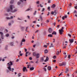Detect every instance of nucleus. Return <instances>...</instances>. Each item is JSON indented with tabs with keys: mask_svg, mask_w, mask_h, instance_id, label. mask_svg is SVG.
Listing matches in <instances>:
<instances>
[{
	"mask_svg": "<svg viewBox=\"0 0 77 77\" xmlns=\"http://www.w3.org/2000/svg\"><path fill=\"white\" fill-rule=\"evenodd\" d=\"M14 6L12 5H11L10 6V8H8L7 9V11L8 12H16L17 11V10L15 9L13 11H12V9H13V8H12Z\"/></svg>",
	"mask_w": 77,
	"mask_h": 77,
	"instance_id": "f257e3e1",
	"label": "nucleus"
},
{
	"mask_svg": "<svg viewBox=\"0 0 77 77\" xmlns=\"http://www.w3.org/2000/svg\"><path fill=\"white\" fill-rule=\"evenodd\" d=\"M8 68L9 69V71H12V72H14V69L12 68L11 69V66H8Z\"/></svg>",
	"mask_w": 77,
	"mask_h": 77,
	"instance_id": "f03ea898",
	"label": "nucleus"
},
{
	"mask_svg": "<svg viewBox=\"0 0 77 77\" xmlns=\"http://www.w3.org/2000/svg\"><path fill=\"white\" fill-rule=\"evenodd\" d=\"M69 41L70 42L69 43L70 44L69 45V46H70V45H71V44H72V43L73 42H74V39H69Z\"/></svg>",
	"mask_w": 77,
	"mask_h": 77,
	"instance_id": "7ed1b4c3",
	"label": "nucleus"
},
{
	"mask_svg": "<svg viewBox=\"0 0 77 77\" xmlns=\"http://www.w3.org/2000/svg\"><path fill=\"white\" fill-rule=\"evenodd\" d=\"M12 65H13V63H12V61H10V62L7 63V65L9 66H11Z\"/></svg>",
	"mask_w": 77,
	"mask_h": 77,
	"instance_id": "20e7f679",
	"label": "nucleus"
},
{
	"mask_svg": "<svg viewBox=\"0 0 77 77\" xmlns=\"http://www.w3.org/2000/svg\"><path fill=\"white\" fill-rule=\"evenodd\" d=\"M48 32L49 33H52V32H53V29H52L51 28H50L48 29Z\"/></svg>",
	"mask_w": 77,
	"mask_h": 77,
	"instance_id": "39448f33",
	"label": "nucleus"
},
{
	"mask_svg": "<svg viewBox=\"0 0 77 77\" xmlns=\"http://www.w3.org/2000/svg\"><path fill=\"white\" fill-rule=\"evenodd\" d=\"M20 2H18L17 3V5H20V4H21V2H23V1H25V2H26V0H20Z\"/></svg>",
	"mask_w": 77,
	"mask_h": 77,
	"instance_id": "423d86ee",
	"label": "nucleus"
},
{
	"mask_svg": "<svg viewBox=\"0 0 77 77\" xmlns=\"http://www.w3.org/2000/svg\"><path fill=\"white\" fill-rule=\"evenodd\" d=\"M0 35H1V38L2 39H4V38L3 37V33L2 32H0Z\"/></svg>",
	"mask_w": 77,
	"mask_h": 77,
	"instance_id": "0eeeda50",
	"label": "nucleus"
},
{
	"mask_svg": "<svg viewBox=\"0 0 77 77\" xmlns=\"http://www.w3.org/2000/svg\"><path fill=\"white\" fill-rule=\"evenodd\" d=\"M35 56H36V59H38V58L39 57V54L37 53Z\"/></svg>",
	"mask_w": 77,
	"mask_h": 77,
	"instance_id": "6e6552de",
	"label": "nucleus"
},
{
	"mask_svg": "<svg viewBox=\"0 0 77 77\" xmlns=\"http://www.w3.org/2000/svg\"><path fill=\"white\" fill-rule=\"evenodd\" d=\"M59 33H60V35H62L63 32V30L62 29H61V30L59 29Z\"/></svg>",
	"mask_w": 77,
	"mask_h": 77,
	"instance_id": "1a4fd4ad",
	"label": "nucleus"
},
{
	"mask_svg": "<svg viewBox=\"0 0 77 77\" xmlns=\"http://www.w3.org/2000/svg\"><path fill=\"white\" fill-rule=\"evenodd\" d=\"M25 41H26V40L24 39H23L22 40V41H21V43H20L21 45H22L23 44V42H25Z\"/></svg>",
	"mask_w": 77,
	"mask_h": 77,
	"instance_id": "9d476101",
	"label": "nucleus"
},
{
	"mask_svg": "<svg viewBox=\"0 0 77 77\" xmlns=\"http://www.w3.org/2000/svg\"><path fill=\"white\" fill-rule=\"evenodd\" d=\"M32 9L30 8V6L29 7V8L26 10V11H29L30 10H32Z\"/></svg>",
	"mask_w": 77,
	"mask_h": 77,
	"instance_id": "9b49d317",
	"label": "nucleus"
},
{
	"mask_svg": "<svg viewBox=\"0 0 77 77\" xmlns=\"http://www.w3.org/2000/svg\"><path fill=\"white\" fill-rule=\"evenodd\" d=\"M27 69V68L26 67H24L23 68V72H25V71L26 70V69Z\"/></svg>",
	"mask_w": 77,
	"mask_h": 77,
	"instance_id": "f8f14e48",
	"label": "nucleus"
},
{
	"mask_svg": "<svg viewBox=\"0 0 77 77\" xmlns=\"http://www.w3.org/2000/svg\"><path fill=\"white\" fill-rule=\"evenodd\" d=\"M48 59H49L48 57H46V58L45 60L44 61L45 62H47V61H48Z\"/></svg>",
	"mask_w": 77,
	"mask_h": 77,
	"instance_id": "ddd939ff",
	"label": "nucleus"
},
{
	"mask_svg": "<svg viewBox=\"0 0 77 77\" xmlns=\"http://www.w3.org/2000/svg\"><path fill=\"white\" fill-rule=\"evenodd\" d=\"M10 45H11V46H14V42H11L10 43Z\"/></svg>",
	"mask_w": 77,
	"mask_h": 77,
	"instance_id": "4468645a",
	"label": "nucleus"
},
{
	"mask_svg": "<svg viewBox=\"0 0 77 77\" xmlns=\"http://www.w3.org/2000/svg\"><path fill=\"white\" fill-rule=\"evenodd\" d=\"M44 61V58L43 57H41L40 60V62H42Z\"/></svg>",
	"mask_w": 77,
	"mask_h": 77,
	"instance_id": "2eb2a0df",
	"label": "nucleus"
},
{
	"mask_svg": "<svg viewBox=\"0 0 77 77\" xmlns=\"http://www.w3.org/2000/svg\"><path fill=\"white\" fill-rule=\"evenodd\" d=\"M66 71L65 72L66 73H67L68 72V71H69V69H66Z\"/></svg>",
	"mask_w": 77,
	"mask_h": 77,
	"instance_id": "dca6fc26",
	"label": "nucleus"
},
{
	"mask_svg": "<svg viewBox=\"0 0 77 77\" xmlns=\"http://www.w3.org/2000/svg\"><path fill=\"white\" fill-rule=\"evenodd\" d=\"M48 37H53V35L52 34H48Z\"/></svg>",
	"mask_w": 77,
	"mask_h": 77,
	"instance_id": "f3484780",
	"label": "nucleus"
},
{
	"mask_svg": "<svg viewBox=\"0 0 77 77\" xmlns=\"http://www.w3.org/2000/svg\"><path fill=\"white\" fill-rule=\"evenodd\" d=\"M30 69L31 71H32V70H33V69H34V67H31L30 68Z\"/></svg>",
	"mask_w": 77,
	"mask_h": 77,
	"instance_id": "a211bd4d",
	"label": "nucleus"
},
{
	"mask_svg": "<svg viewBox=\"0 0 77 77\" xmlns=\"http://www.w3.org/2000/svg\"><path fill=\"white\" fill-rule=\"evenodd\" d=\"M48 70H50L51 69V67H50V66H48Z\"/></svg>",
	"mask_w": 77,
	"mask_h": 77,
	"instance_id": "6ab92c4d",
	"label": "nucleus"
},
{
	"mask_svg": "<svg viewBox=\"0 0 77 77\" xmlns=\"http://www.w3.org/2000/svg\"><path fill=\"white\" fill-rule=\"evenodd\" d=\"M52 35H56V32L55 31H54L52 33Z\"/></svg>",
	"mask_w": 77,
	"mask_h": 77,
	"instance_id": "aec40b11",
	"label": "nucleus"
},
{
	"mask_svg": "<svg viewBox=\"0 0 77 77\" xmlns=\"http://www.w3.org/2000/svg\"><path fill=\"white\" fill-rule=\"evenodd\" d=\"M61 64V65L63 66V65H66V63H65L63 62Z\"/></svg>",
	"mask_w": 77,
	"mask_h": 77,
	"instance_id": "412c9836",
	"label": "nucleus"
},
{
	"mask_svg": "<svg viewBox=\"0 0 77 77\" xmlns=\"http://www.w3.org/2000/svg\"><path fill=\"white\" fill-rule=\"evenodd\" d=\"M33 54L34 56H36V54L35 52H33Z\"/></svg>",
	"mask_w": 77,
	"mask_h": 77,
	"instance_id": "4be33fe9",
	"label": "nucleus"
},
{
	"mask_svg": "<svg viewBox=\"0 0 77 77\" xmlns=\"http://www.w3.org/2000/svg\"><path fill=\"white\" fill-rule=\"evenodd\" d=\"M45 53H48V51L47 49L45 50Z\"/></svg>",
	"mask_w": 77,
	"mask_h": 77,
	"instance_id": "5701e85b",
	"label": "nucleus"
},
{
	"mask_svg": "<svg viewBox=\"0 0 77 77\" xmlns=\"http://www.w3.org/2000/svg\"><path fill=\"white\" fill-rule=\"evenodd\" d=\"M56 7V5H53L52 6V8H54L55 7Z\"/></svg>",
	"mask_w": 77,
	"mask_h": 77,
	"instance_id": "b1692460",
	"label": "nucleus"
},
{
	"mask_svg": "<svg viewBox=\"0 0 77 77\" xmlns=\"http://www.w3.org/2000/svg\"><path fill=\"white\" fill-rule=\"evenodd\" d=\"M9 36V34L5 35V36H6V37H8Z\"/></svg>",
	"mask_w": 77,
	"mask_h": 77,
	"instance_id": "393cba45",
	"label": "nucleus"
},
{
	"mask_svg": "<svg viewBox=\"0 0 77 77\" xmlns=\"http://www.w3.org/2000/svg\"><path fill=\"white\" fill-rule=\"evenodd\" d=\"M14 1L13 0H11V1L10 3H11V4L13 3H14Z\"/></svg>",
	"mask_w": 77,
	"mask_h": 77,
	"instance_id": "a878e982",
	"label": "nucleus"
},
{
	"mask_svg": "<svg viewBox=\"0 0 77 77\" xmlns=\"http://www.w3.org/2000/svg\"><path fill=\"white\" fill-rule=\"evenodd\" d=\"M28 53H29V52H26V54L25 55L26 57H27V54H28Z\"/></svg>",
	"mask_w": 77,
	"mask_h": 77,
	"instance_id": "bb28decb",
	"label": "nucleus"
},
{
	"mask_svg": "<svg viewBox=\"0 0 77 77\" xmlns=\"http://www.w3.org/2000/svg\"><path fill=\"white\" fill-rule=\"evenodd\" d=\"M6 18L7 19V20H11V18L9 17H6Z\"/></svg>",
	"mask_w": 77,
	"mask_h": 77,
	"instance_id": "cd10ccee",
	"label": "nucleus"
},
{
	"mask_svg": "<svg viewBox=\"0 0 77 77\" xmlns=\"http://www.w3.org/2000/svg\"><path fill=\"white\" fill-rule=\"evenodd\" d=\"M5 50H8V46H6L5 48Z\"/></svg>",
	"mask_w": 77,
	"mask_h": 77,
	"instance_id": "c85d7f7f",
	"label": "nucleus"
},
{
	"mask_svg": "<svg viewBox=\"0 0 77 77\" xmlns=\"http://www.w3.org/2000/svg\"><path fill=\"white\" fill-rule=\"evenodd\" d=\"M36 11H35L33 13V15H36Z\"/></svg>",
	"mask_w": 77,
	"mask_h": 77,
	"instance_id": "c756f323",
	"label": "nucleus"
},
{
	"mask_svg": "<svg viewBox=\"0 0 77 77\" xmlns=\"http://www.w3.org/2000/svg\"><path fill=\"white\" fill-rule=\"evenodd\" d=\"M53 58L55 59H56V56H54L53 57Z\"/></svg>",
	"mask_w": 77,
	"mask_h": 77,
	"instance_id": "7c9ffc66",
	"label": "nucleus"
},
{
	"mask_svg": "<svg viewBox=\"0 0 77 77\" xmlns=\"http://www.w3.org/2000/svg\"><path fill=\"white\" fill-rule=\"evenodd\" d=\"M70 57H71V55H69L68 56V58H69V59H70Z\"/></svg>",
	"mask_w": 77,
	"mask_h": 77,
	"instance_id": "2f4dec72",
	"label": "nucleus"
},
{
	"mask_svg": "<svg viewBox=\"0 0 77 77\" xmlns=\"http://www.w3.org/2000/svg\"><path fill=\"white\" fill-rule=\"evenodd\" d=\"M21 28L22 30H23L24 29V27H21Z\"/></svg>",
	"mask_w": 77,
	"mask_h": 77,
	"instance_id": "473e14b6",
	"label": "nucleus"
},
{
	"mask_svg": "<svg viewBox=\"0 0 77 77\" xmlns=\"http://www.w3.org/2000/svg\"><path fill=\"white\" fill-rule=\"evenodd\" d=\"M43 69H44V70L45 71H47V69H46V68H44Z\"/></svg>",
	"mask_w": 77,
	"mask_h": 77,
	"instance_id": "72a5a7b5",
	"label": "nucleus"
},
{
	"mask_svg": "<svg viewBox=\"0 0 77 77\" xmlns=\"http://www.w3.org/2000/svg\"><path fill=\"white\" fill-rule=\"evenodd\" d=\"M59 52L58 51H57V55H59Z\"/></svg>",
	"mask_w": 77,
	"mask_h": 77,
	"instance_id": "f704fd0d",
	"label": "nucleus"
},
{
	"mask_svg": "<svg viewBox=\"0 0 77 77\" xmlns=\"http://www.w3.org/2000/svg\"><path fill=\"white\" fill-rule=\"evenodd\" d=\"M18 77L21 76V73H20L19 74H18Z\"/></svg>",
	"mask_w": 77,
	"mask_h": 77,
	"instance_id": "c9c22d12",
	"label": "nucleus"
},
{
	"mask_svg": "<svg viewBox=\"0 0 77 77\" xmlns=\"http://www.w3.org/2000/svg\"><path fill=\"white\" fill-rule=\"evenodd\" d=\"M57 14V13H56V11H54V15H56V14Z\"/></svg>",
	"mask_w": 77,
	"mask_h": 77,
	"instance_id": "e433bc0d",
	"label": "nucleus"
},
{
	"mask_svg": "<svg viewBox=\"0 0 77 77\" xmlns=\"http://www.w3.org/2000/svg\"><path fill=\"white\" fill-rule=\"evenodd\" d=\"M40 18L41 19V20H42V16H40Z\"/></svg>",
	"mask_w": 77,
	"mask_h": 77,
	"instance_id": "4c0bfd02",
	"label": "nucleus"
},
{
	"mask_svg": "<svg viewBox=\"0 0 77 77\" xmlns=\"http://www.w3.org/2000/svg\"><path fill=\"white\" fill-rule=\"evenodd\" d=\"M27 29H28V27H27L26 28V32H27Z\"/></svg>",
	"mask_w": 77,
	"mask_h": 77,
	"instance_id": "58836bf2",
	"label": "nucleus"
},
{
	"mask_svg": "<svg viewBox=\"0 0 77 77\" xmlns=\"http://www.w3.org/2000/svg\"><path fill=\"white\" fill-rule=\"evenodd\" d=\"M66 48V46H64L63 47V48Z\"/></svg>",
	"mask_w": 77,
	"mask_h": 77,
	"instance_id": "ea45409f",
	"label": "nucleus"
},
{
	"mask_svg": "<svg viewBox=\"0 0 77 77\" xmlns=\"http://www.w3.org/2000/svg\"><path fill=\"white\" fill-rule=\"evenodd\" d=\"M44 47H45V48H47V45H44Z\"/></svg>",
	"mask_w": 77,
	"mask_h": 77,
	"instance_id": "a19ab883",
	"label": "nucleus"
},
{
	"mask_svg": "<svg viewBox=\"0 0 77 77\" xmlns=\"http://www.w3.org/2000/svg\"><path fill=\"white\" fill-rule=\"evenodd\" d=\"M45 10V8H43V10H42V12H44V10Z\"/></svg>",
	"mask_w": 77,
	"mask_h": 77,
	"instance_id": "79ce46f5",
	"label": "nucleus"
},
{
	"mask_svg": "<svg viewBox=\"0 0 77 77\" xmlns=\"http://www.w3.org/2000/svg\"><path fill=\"white\" fill-rule=\"evenodd\" d=\"M17 20H21V19L19 17L17 18Z\"/></svg>",
	"mask_w": 77,
	"mask_h": 77,
	"instance_id": "37998d69",
	"label": "nucleus"
},
{
	"mask_svg": "<svg viewBox=\"0 0 77 77\" xmlns=\"http://www.w3.org/2000/svg\"><path fill=\"white\" fill-rule=\"evenodd\" d=\"M51 14H52V15H53V14H54V12L52 11L51 12Z\"/></svg>",
	"mask_w": 77,
	"mask_h": 77,
	"instance_id": "c03bdc74",
	"label": "nucleus"
},
{
	"mask_svg": "<svg viewBox=\"0 0 77 77\" xmlns=\"http://www.w3.org/2000/svg\"><path fill=\"white\" fill-rule=\"evenodd\" d=\"M48 10H50V7H49L48 8Z\"/></svg>",
	"mask_w": 77,
	"mask_h": 77,
	"instance_id": "a18cd8bd",
	"label": "nucleus"
},
{
	"mask_svg": "<svg viewBox=\"0 0 77 77\" xmlns=\"http://www.w3.org/2000/svg\"><path fill=\"white\" fill-rule=\"evenodd\" d=\"M10 18V19H12V18H14V17H13V16H11Z\"/></svg>",
	"mask_w": 77,
	"mask_h": 77,
	"instance_id": "49530a36",
	"label": "nucleus"
},
{
	"mask_svg": "<svg viewBox=\"0 0 77 77\" xmlns=\"http://www.w3.org/2000/svg\"><path fill=\"white\" fill-rule=\"evenodd\" d=\"M63 17L64 18H67V16H66V15H65Z\"/></svg>",
	"mask_w": 77,
	"mask_h": 77,
	"instance_id": "de8ad7c7",
	"label": "nucleus"
},
{
	"mask_svg": "<svg viewBox=\"0 0 77 77\" xmlns=\"http://www.w3.org/2000/svg\"><path fill=\"white\" fill-rule=\"evenodd\" d=\"M8 25H9V26H11V23H9Z\"/></svg>",
	"mask_w": 77,
	"mask_h": 77,
	"instance_id": "09e8293b",
	"label": "nucleus"
},
{
	"mask_svg": "<svg viewBox=\"0 0 77 77\" xmlns=\"http://www.w3.org/2000/svg\"><path fill=\"white\" fill-rule=\"evenodd\" d=\"M50 0H49L48 1V3H51V2H50Z\"/></svg>",
	"mask_w": 77,
	"mask_h": 77,
	"instance_id": "8fccbe9b",
	"label": "nucleus"
},
{
	"mask_svg": "<svg viewBox=\"0 0 77 77\" xmlns=\"http://www.w3.org/2000/svg\"><path fill=\"white\" fill-rule=\"evenodd\" d=\"M53 40H54L53 42H55V39L54 38V39H53Z\"/></svg>",
	"mask_w": 77,
	"mask_h": 77,
	"instance_id": "3c124183",
	"label": "nucleus"
},
{
	"mask_svg": "<svg viewBox=\"0 0 77 77\" xmlns=\"http://www.w3.org/2000/svg\"><path fill=\"white\" fill-rule=\"evenodd\" d=\"M29 59H30V60H32V58L31 57H30L29 58Z\"/></svg>",
	"mask_w": 77,
	"mask_h": 77,
	"instance_id": "603ef678",
	"label": "nucleus"
},
{
	"mask_svg": "<svg viewBox=\"0 0 77 77\" xmlns=\"http://www.w3.org/2000/svg\"><path fill=\"white\" fill-rule=\"evenodd\" d=\"M24 50H25V52H26V51H27V49L25 48Z\"/></svg>",
	"mask_w": 77,
	"mask_h": 77,
	"instance_id": "864d4df0",
	"label": "nucleus"
},
{
	"mask_svg": "<svg viewBox=\"0 0 77 77\" xmlns=\"http://www.w3.org/2000/svg\"><path fill=\"white\" fill-rule=\"evenodd\" d=\"M37 32H38V30H37L35 32V33H37Z\"/></svg>",
	"mask_w": 77,
	"mask_h": 77,
	"instance_id": "5fc2aeb1",
	"label": "nucleus"
},
{
	"mask_svg": "<svg viewBox=\"0 0 77 77\" xmlns=\"http://www.w3.org/2000/svg\"><path fill=\"white\" fill-rule=\"evenodd\" d=\"M56 60H53V62L55 63V62H56Z\"/></svg>",
	"mask_w": 77,
	"mask_h": 77,
	"instance_id": "6e6d98bb",
	"label": "nucleus"
},
{
	"mask_svg": "<svg viewBox=\"0 0 77 77\" xmlns=\"http://www.w3.org/2000/svg\"><path fill=\"white\" fill-rule=\"evenodd\" d=\"M62 19H63L64 20H65V17H64V16L62 17Z\"/></svg>",
	"mask_w": 77,
	"mask_h": 77,
	"instance_id": "4d7b16f0",
	"label": "nucleus"
},
{
	"mask_svg": "<svg viewBox=\"0 0 77 77\" xmlns=\"http://www.w3.org/2000/svg\"><path fill=\"white\" fill-rule=\"evenodd\" d=\"M40 6L41 7H43V6L41 5V4H40Z\"/></svg>",
	"mask_w": 77,
	"mask_h": 77,
	"instance_id": "13d9d810",
	"label": "nucleus"
},
{
	"mask_svg": "<svg viewBox=\"0 0 77 77\" xmlns=\"http://www.w3.org/2000/svg\"><path fill=\"white\" fill-rule=\"evenodd\" d=\"M23 54H20V56H23Z\"/></svg>",
	"mask_w": 77,
	"mask_h": 77,
	"instance_id": "bf43d9fd",
	"label": "nucleus"
},
{
	"mask_svg": "<svg viewBox=\"0 0 77 77\" xmlns=\"http://www.w3.org/2000/svg\"><path fill=\"white\" fill-rule=\"evenodd\" d=\"M70 64L71 65H74V63H71Z\"/></svg>",
	"mask_w": 77,
	"mask_h": 77,
	"instance_id": "052dcab7",
	"label": "nucleus"
},
{
	"mask_svg": "<svg viewBox=\"0 0 77 77\" xmlns=\"http://www.w3.org/2000/svg\"><path fill=\"white\" fill-rule=\"evenodd\" d=\"M35 46H36L35 45H33V47H34V48H35Z\"/></svg>",
	"mask_w": 77,
	"mask_h": 77,
	"instance_id": "680f3d73",
	"label": "nucleus"
},
{
	"mask_svg": "<svg viewBox=\"0 0 77 77\" xmlns=\"http://www.w3.org/2000/svg\"><path fill=\"white\" fill-rule=\"evenodd\" d=\"M18 61H19V60L18 59H17L16 62H18Z\"/></svg>",
	"mask_w": 77,
	"mask_h": 77,
	"instance_id": "e2e57ef3",
	"label": "nucleus"
},
{
	"mask_svg": "<svg viewBox=\"0 0 77 77\" xmlns=\"http://www.w3.org/2000/svg\"><path fill=\"white\" fill-rule=\"evenodd\" d=\"M46 22H47V23H49V20H47L46 21Z\"/></svg>",
	"mask_w": 77,
	"mask_h": 77,
	"instance_id": "0e129e2a",
	"label": "nucleus"
},
{
	"mask_svg": "<svg viewBox=\"0 0 77 77\" xmlns=\"http://www.w3.org/2000/svg\"><path fill=\"white\" fill-rule=\"evenodd\" d=\"M75 9H77V6H76V7H75Z\"/></svg>",
	"mask_w": 77,
	"mask_h": 77,
	"instance_id": "69168bd1",
	"label": "nucleus"
},
{
	"mask_svg": "<svg viewBox=\"0 0 77 77\" xmlns=\"http://www.w3.org/2000/svg\"><path fill=\"white\" fill-rule=\"evenodd\" d=\"M68 36H69L70 37H71V35H70L69 34H68Z\"/></svg>",
	"mask_w": 77,
	"mask_h": 77,
	"instance_id": "338daca9",
	"label": "nucleus"
},
{
	"mask_svg": "<svg viewBox=\"0 0 77 77\" xmlns=\"http://www.w3.org/2000/svg\"><path fill=\"white\" fill-rule=\"evenodd\" d=\"M36 21H34L33 22V23H35Z\"/></svg>",
	"mask_w": 77,
	"mask_h": 77,
	"instance_id": "774afa93",
	"label": "nucleus"
}]
</instances>
